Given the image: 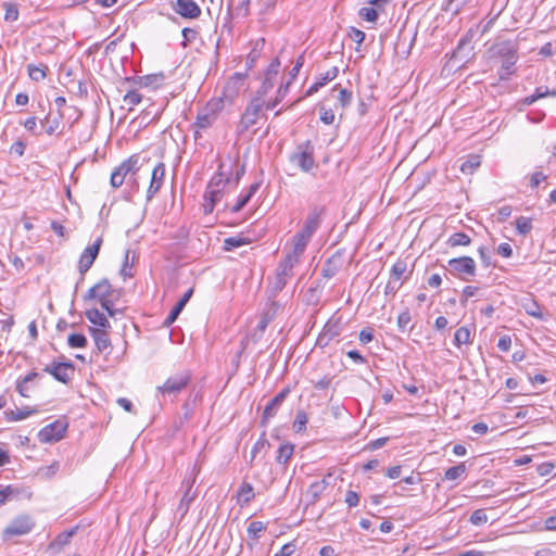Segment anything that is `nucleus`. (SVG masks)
<instances>
[{"instance_id": "47", "label": "nucleus", "mask_w": 556, "mask_h": 556, "mask_svg": "<svg viewBox=\"0 0 556 556\" xmlns=\"http://www.w3.org/2000/svg\"><path fill=\"white\" fill-rule=\"evenodd\" d=\"M265 525L262 521H252L248 526V534L250 538L257 540L258 534L265 530Z\"/></svg>"}, {"instance_id": "7", "label": "nucleus", "mask_w": 556, "mask_h": 556, "mask_svg": "<svg viewBox=\"0 0 556 556\" xmlns=\"http://www.w3.org/2000/svg\"><path fill=\"white\" fill-rule=\"evenodd\" d=\"M43 371L52 375L55 380L67 383L74 376L75 367L71 362H52L43 368Z\"/></svg>"}, {"instance_id": "22", "label": "nucleus", "mask_w": 556, "mask_h": 556, "mask_svg": "<svg viewBox=\"0 0 556 556\" xmlns=\"http://www.w3.org/2000/svg\"><path fill=\"white\" fill-rule=\"evenodd\" d=\"M87 319L99 327V329L111 328V324L106 316L97 308H91L86 312Z\"/></svg>"}, {"instance_id": "19", "label": "nucleus", "mask_w": 556, "mask_h": 556, "mask_svg": "<svg viewBox=\"0 0 556 556\" xmlns=\"http://www.w3.org/2000/svg\"><path fill=\"white\" fill-rule=\"evenodd\" d=\"M193 482H194L193 480L192 481H189V480L182 481V486L186 488V491L180 500V503H179L178 509H177L178 513H180L181 517H184L188 513L190 504L193 502V500L197 496V494L191 491Z\"/></svg>"}, {"instance_id": "16", "label": "nucleus", "mask_w": 556, "mask_h": 556, "mask_svg": "<svg viewBox=\"0 0 556 556\" xmlns=\"http://www.w3.org/2000/svg\"><path fill=\"white\" fill-rule=\"evenodd\" d=\"M112 294V286L108 279H102L90 288L86 294L88 300H103Z\"/></svg>"}, {"instance_id": "29", "label": "nucleus", "mask_w": 556, "mask_h": 556, "mask_svg": "<svg viewBox=\"0 0 556 556\" xmlns=\"http://www.w3.org/2000/svg\"><path fill=\"white\" fill-rule=\"evenodd\" d=\"M47 70H48L47 65H43V64H40V65L28 64V66H27L28 76L34 81L43 80L47 75L46 74Z\"/></svg>"}, {"instance_id": "41", "label": "nucleus", "mask_w": 556, "mask_h": 556, "mask_svg": "<svg viewBox=\"0 0 556 556\" xmlns=\"http://www.w3.org/2000/svg\"><path fill=\"white\" fill-rule=\"evenodd\" d=\"M308 421L307 415L304 410H298L295 419L293 421V429L295 432H302L306 428Z\"/></svg>"}, {"instance_id": "34", "label": "nucleus", "mask_w": 556, "mask_h": 556, "mask_svg": "<svg viewBox=\"0 0 556 556\" xmlns=\"http://www.w3.org/2000/svg\"><path fill=\"white\" fill-rule=\"evenodd\" d=\"M251 241L247 237H228L224 240V249L226 251H232L244 244H249Z\"/></svg>"}, {"instance_id": "56", "label": "nucleus", "mask_w": 556, "mask_h": 556, "mask_svg": "<svg viewBox=\"0 0 556 556\" xmlns=\"http://www.w3.org/2000/svg\"><path fill=\"white\" fill-rule=\"evenodd\" d=\"M349 37L354 41L356 42L358 46L362 45V42L364 41L365 39V33L357 29V28H354V27H351L349 33H348Z\"/></svg>"}, {"instance_id": "49", "label": "nucleus", "mask_w": 556, "mask_h": 556, "mask_svg": "<svg viewBox=\"0 0 556 556\" xmlns=\"http://www.w3.org/2000/svg\"><path fill=\"white\" fill-rule=\"evenodd\" d=\"M488 521V516L483 509L475 510L470 516V522L475 526H481Z\"/></svg>"}, {"instance_id": "59", "label": "nucleus", "mask_w": 556, "mask_h": 556, "mask_svg": "<svg viewBox=\"0 0 556 556\" xmlns=\"http://www.w3.org/2000/svg\"><path fill=\"white\" fill-rule=\"evenodd\" d=\"M344 501H345V503L348 504L349 507H355L359 503V495L355 491L349 490L345 493V500Z\"/></svg>"}, {"instance_id": "2", "label": "nucleus", "mask_w": 556, "mask_h": 556, "mask_svg": "<svg viewBox=\"0 0 556 556\" xmlns=\"http://www.w3.org/2000/svg\"><path fill=\"white\" fill-rule=\"evenodd\" d=\"M490 52L493 56H497L502 62V71L500 79L505 80L513 74V67L517 62V46L510 40H502L495 42Z\"/></svg>"}, {"instance_id": "15", "label": "nucleus", "mask_w": 556, "mask_h": 556, "mask_svg": "<svg viewBox=\"0 0 556 556\" xmlns=\"http://www.w3.org/2000/svg\"><path fill=\"white\" fill-rule=\"evenodd\" d=\"M324 214H325V207L314 206L309 211L302 230L309 233L311 236H313L315 233V231L319 228L320 223H321V217Z\"/></svg>"}, {"instance_id": "8", "label": "nucleus", "mask_w": 556, "mask_h": 556, "mask_svg": "<svg viewBox=\"0 0 556 556\" xmlns=\"http://www.w3.org/2000/svg\"><path fill=\"white\" fill-rule=\"evenodd\" d=\"M190 382V375L188 372H182L173 377H169L162 386H159L156 389L163 395L173 394L177 395L181 390H184L188 383Z\"/></svg>"}, {"instance_id": "38", "label": "nucleus", "mask_w": 556, "mask_h": 556, "mask_svg": "<svg viewBox=\"0 0 556 556\" xmlns=\"http://www.w3.org/2000/svg\"><path fill=\"white\" fill-rule=\"evenodd\" d=\"M480 156L479 155H471L468 160H466L460 165V170L464 174H472L473 170L480 166Z\"/></svg>"}, {"instance_id": "21", "label": "nucleus", "mask_w": 556, "mask_h": 556, "mask_svg": "<svg viewBox=\"0 0 556 556\" xmlns=\"http://www.w3.org/2000/svg\"><path fill=\"white\" fill-rule=\"evenodd\" d=\"M192 293H193V289H189L188 291L185 292L182 298L176 303V305L174 306V308L172 309V312L165 319L164 324L166 326L172 325L177 319V317L179 316V314L181 313V311L184 309V307L186 306V304L192 296Z\"/></svg>"}, {"instance_id": "12", "label": "nucleus", "mask_w": 556, "mask_h": 556, "mask_svg": "<svg viewBox=\"0 0 556 556\" xmlns=\"http://www.w3.org/2000/svg\"><path fill=\"white\" fill-rule=\"evenodd\" d=\"M473 37L472 30H469L464 38L460 39L456 49L454 50L452 58L457 60L458 62L466 63L472 56L473 47L471 46V40Z\"/></svg>"}, {"instance_id": "33", "label": "nucleus", "mask_w": 556, "mask_h": 556, "mask_svg": "<svg viewBox=\"0 0 556 556\" xmlns=\"http://www.w3.org/2000/svg\"><path fill=\"white\" fill-rule=\"evenodd\" d=\"M556 96V91H549L547 87H545L544 89L542 87L538 88L535 90V92L529 97H526L523 100H522V103L526 104V105H531L533 104L536 100L539 99H542V98H545L547 96Z\"/></svg>"}, {"instance_id": "24", "label": "nucleus", "mask_w": 556, "mask_h": 556, "mask_svg": "<svg viewBox=\"0 0 556 556\" xmlns=\"http://www.w3.org/2000/svg\"><path fill=\"white\" fill-rule=\"evenodd\" d=\"M313 236L301 230L292 238V250L296 254H303Z\"/></svg>"}, {"instance_id": "11", "label": "nucleus", "mask_w": 556, "mask_h": 556, "mask_svg": "<svg viewBox=\"0 0 556 556\" xmlns=\"http://www.w3.org/2000/svg\"><path fill=\"white\" fill-rule=\"evenodd\" d=\"M66 430V426L60 421L52 422L45 428H42L38 438L41 443H50L59 441L63 438V434Z\"/></svg>"}, {"instance_id": "10", "label": "nucleus", "mask_w": 556, "mask_h": 556, "mask_svg": "<svg viewBox=\"0 0 556 556\" xmlns=\"http://www.w3.org/2000/svg\"><path fill=\"white\" fill-rule=\"evenodd\" d=\"M138 163L137 156H130L128 160L124 161L118 167L114 169L111 175V186L113 188H118L123 185L125 177L129 173H134L136 170V165Z\"/></svg>"}, {"instance_id": "54", "label": "nucleus", "mask_w": 556, "mask_h": 556, "mask_svg": "<svg viewBox=\"0 0 556 556\" xmlns=\"http://www.w3.org/2000/svg\"><path fill=\"white\" fill-rule=\"evenodd\" d=\"M129 253L130 251L127 250L125 254V260L123 263V266L121 268V275L126 279L134 276V273L131 271V264L129 263Z\"/></svg>"}, {"instance_id": "23", "label": "nucleus", "mask_w": 556, "mask_h": 556, "mask_svg": "<svg viewBox=\"0 0 556 556\" xmlns=\"http://www.w3.org/2000/svg\"><path fill=\"white\" fill-rule=\"evenodd\" d=\"M339 70L338 67H332L328 70L325 74H323L321 78L314 83L306 91V96H312L314 92L318 91V89L325 86L328 81L333 80L338 76Z\"/></svg>"}, {"instance_id": "48", "label": "nucleus", "mask_w": 556, "mask_h": 556, "mask_svg": "<svg viewBox=\"0 0 556 556\" xmlns=\"http://www.w3.org/2000/svg\"><path fill=\"white\" fill-rule=\"evenodd\" d=\"M123 101L126 105H129V110H131L132 106L141 102V94L135 90H130L124 96Z\"/></svg>"}, {"instance_id": "63", "label": "nucleus", "mask_w": 556, "mask_h": 556, "mask_svg": "<svg viewBox=\"0 0 556 556\" xmlns=\"http://www.w3.org/2000/svg\"><path fill=\"white\" fill-rule=\"evenodd\" d=\"M510 346H511L510 337L507 334L502 336L497 342V348L503 352H507L510 349Z\"/></svg>"}, {"instance_id": "32", "label": "nucleus", "mask_w": 556, "mask_h": 556, "mask_svg": "<svg viewBox=\"0 0 556 556\" xmlns=\"http://www.w3.org/2000/svg\"><path fill=\"white\" fill-rule=\"evenodd\" d=\"M260 188L258 184H252L248 190V192L240 197L237 204L232 207V212H239L241 211L247 203L250 201V199L253 197V194L257 191Z\"/></svg>"}, {"instance_id": "25", "label": "nucleus", "mask_w": 556, "mask_h": 556, "mask_svg": "<svg viewBox=\"0 0 556 556\" xmlns=\"http://www.w3.org/2000/svg\"><path fill=\"white\" fill-rule=\"evenodd\" d=\"M63 118V114L58 112L56 115L48 114L41 124L45 126L46 132L48 135L55 134L61 127V121Z\"/></svg>"}, {"instance_id": "9", "label": "nucleus", "mask_w": 556, "mask_h": 556, "mask_svg": "<svg viewBox=\"0 0 556 556\" xmlns=\"http://www.w3.org/2000/svg\"><path fill=\"white\" fill-rule=\"evenodd\" d=\"M102 245V238H98L91 245H88L81 253L78 262V270L85 275L96 261Z\"/></svg>"}, {"instance_id": "31", "label": "nucleus", "mask_w": 556, "mask_h": 556, "mask_svg": "<svg viewBox=\"0 0 556 556\" xmlns=\"http://www.w3.org/2000/svg\"><path fill=\"white\" fill-rule=\"evenodd\" d=\"M42 377L41 374L39 372H36V371H31L29 374H27L24 379L17 384V391L18 393L24 396V397H28V388H27V383L28 382H31V381H35L37 379H40Z\"/></svg>"}, {"instance_id": "53", "label": "nucleus", "mask_w": 556, "mask_h": 556, "mask_svg": "<svg viewBox=\"0 0 556 556\" xmlns=\"http://www.w3.org/2000/svg\"><path fill=\"white\" fill-rule=\"evenodd\" d=\"M18 18V10L16 5L12 3H5L4 20L8 22H14Z\"/></svg>"}, {"instance_id": "27", "label": "nucleus", "mask_w": 556, "mask_h": 556, "mask_svg": "<svg viewBox=\"0 0 556 556\" xmlns=\"http://www.w3.org/2000/svg\"><path fill=\"white\" fill-rule=\"evenodd\" d=\"M341 267V257L333 255L323 266L321 274L326 278H332Z\"/></svg>"}, {"instance_id": "1", "label": "nucleus", "mask_w": 556, "mask_h": 556, "mask_svg": "<svg viewBox=\"0 0 556 556\" xmlns=\"http://www.w3.org/2000/svg\"><path fill=\"white\" fill-rule=\"evenodd\" d=\"M242 83V76L236 74L233 78L227 81L224 87L223 96L218 99L211 100L205 109L198 114L195 127L198 129H206L216 119V115L223 110L225 102L231 103L235 96H237L239 86Z\"/></svg>"}, {"instance_id": "17", "label": "nucleus", "mask_w": 556, "mask_h": 556, "mask_svg": "<svg viewBox=\"0 0 556 556\" xmlns=\"http://www.w3.org/2000/svg\"><path fill=\"white\" fill-rule=\"evenodd\" d=\"M175 10L187 18H197L201 14L200 7L193 0H177Z\"/></svg>"}, {"instance_id": "28", "label": "nucleus", "mask_w": 556, "mask_h": 556, "mask_svg": "<svg viewBox=\"0 0 556 556\" xmlns=\"http://www.w3.org/2000/svg\"><path fill=\"white\" fill-rule=\"evenodd\" d=\"M291 276L292 268L287 267V265L281 262L277 268L276 288L281 290L286 286L288 278Z\"/></svg>"}, {"instance_id": "5", "label": "nucleus", "mask_w": 556, "mask_h": 556, "mask_svg": "<svg viewBox=\"0 0 556 556\" xmlns=\"http://www.w3.org/2000/svg\"><path fill=\"white\" fill-rule=\"evenodd\" d=\"M264 101L261 97H256L251 100V102L248 104L244 113L241 116L239 127L241 128V131L248 130L251 126L256 124L260 113L263 109Z\"/></svg>"}, {"instance_id": "20", "label": "nucleus", "mask_w": 556, "mask_h": 556, "mask_svg": "<svg viewBox=\"0 0 556 556\" xmlns=\"http://www.w3.org/2000/svg\"><path fill=\"white\" fill-rule=\"evenodd\" d=\"M223 198L222 189H208L204 193L203 211L205 214H211L216 205Z\"/></svg>"}, {"instance_id": "61", "label": "nucleus", "mask_w": 556, "mask_h": 556, "mask_svg": "<svg viewBox=\"0 0 556 556\" xmlns=\"http://www.w3.org/2000/svg\"><path fill=\"white\" fill-rule=\"evenodd\" d=\"M182 36H184V42L182 46L186 47L188 42H192L195 38L198 33L192 28H184L182 29Z\"/></svg>"}, {"instance_id": "50", "label": "nucleus", "mask_w": 556, "mask_h": 556, "mask_svg": "<svg viewBox=\"0 0 556 556\" xmlns=\"http://www.w3.org/2000/svg\"><path fill=\"white\" fill-rule=\"evenodd\" d=\"M359 16L367 22H376L378 18V13L374 8H362L359 10Z\"/></svg>"}, {"instance_id": "58", "label": "nucleus", "mask_w": 556, "mask_h": 556, "mask_svg": "<svg viewBox=\"0 0 556 556\" xmlns=\"http://www.w3.org/2000/svg\"><path fill=\"white\" fill-rule=\"evenodd\" d=\"M274 85H275V78L265 75V79H264L260 90L257 91L260 97L266 94L268 92V90H270L274 87Z\"/></svg>"}, {"instance_id": "62", "label": "nucleus", "mask_w": 556, "mask_h": 556, "mask_svg": "<svg viewBox=\"0 0 556 556\" xmlns=\"http://www.w3.org/2000/svg\"><path fill=\"white\" fill-rule=\"evenodd\" d=\"M279 67H280V61L278 58H276L270 62L267 71H266V76L276 78Z\"/></svg>"}, {"instance_id": "60", "label": "nucleus", "mask_w": 556, "mask_h": 556, "mask_svg": "<svg viewBox=\"0 0 556 556\" xmlns=\"http://www.w3.org/2000/svg\"><path fill=\"white\" fill-rule=\"evenodd\" d=\"M412 320V317H410V314L408 311H405L403 313H401L399 316H397V326L400 329L402 330H405L406 327L408 326V324L410 323Z\"/></svg>"}, {"instance_id": "18", "label": "nucleus", "mask_w": 556, "mask_h": 556, "mask_svg": "<svg viewBox=\"0 0 556 556\" xmlns=\"http://www.w3.org/2000/svg\"><path fill=\"white\" fill-rule=\"evenodd\" d=\"M90 332L94 340L97 350L100 353H109L111 349V341L105 329L90 328Z\"/></svg>"}, {"instance_id": "36", "label": "nucleus", "mask_w": 556, "mask_h": 556, "mask_svg": "<svg viewBox=\"0 0 556 556\" xmlns=\"http://www.w3.org/2000/svg\"><path fill=\"white\" fill-rule=\"evenodd\" d=\"M407 269V263L405 260H397L391 269V279L393 281H399L402 279L403 275Z\"/></svg>"}, {"instance_id": "64", "label": "nucleus", "mask_w": 556, "mask_h": 556, "mask_svg": "<svg viewBox=\"0 0 556 556\" xmlns=\"http://www.w3.org/2000/svg\"><path fill=\"white\" fill-rule=\"evenodd\" d=\"M294 551H295L294 544L287 543L274 556H291L294 553Z\"/></svg>"}, {"instance_id": "3", "label": "nucleus", "mask_w": 556, "mask_h": 556, "mask_svg": "<svg viewBox=\"0 0 556 556\" xmlns=\"http://www.w3.org/2000/svg\"><path fill=\"white\" fill-rule=\"evenodd\" d=\"M290 162L298 166L302 172H309L314 165V147L311 141L300 144L290 156Z\"/></svg>"}, {"instance_id": "35", "label": "nucleus", "mask_w": 556, "mask_h": 556, "mask_svg": "<svg viewBox=\"0 0 556 556\" xmlns=\"http://www.w3.org/2000/svg\"><path fill=\"white\" fill-rule=\"evenodd\" d=\"M470 342L471 341L469 328L466 326L459 327L454 334L455 345L459 348L462 344H469Z\"/></svg>"}, {"instance_id": "6", "label": "nucleus", "mask_w": 556, "mask_h": 556, "mask_svg": "<svg viewBox=\"0 0 556 556\" xmlns=\"http://www.w3.org/2000/svg\"><path fill=\"white\" fill-rule=\"evenodd\" d=\"M34 522L27 516H20L12 520L3 530L2 536L4 540H9L13 536H20L27 534L31 531Z\"/></svg>"}, {"instance_id": "14", "label": "nucleus", "mask_w": 556, "mask_h": 556, "mask_svg": "<svg viewBox=\"0 0 556 556\" xmlns=\"http://www.w3.org/2000/svg\"><path fill=\"white\" fill-rule=\"evenodd\" d=\"M289 389L285 388L282 389L274 399H271L268 404L265 406L263 416H262V424L264 425L268 419L273 418L283 401L286 400L287 395L289 394Z\"/></svg>"}, {"instance_id": "4", "label": "nucleus", "mask_w": 556, "mask_h": 556, "mask_svg": "<svg viewBox=\"0 0 556 556\" xmlns=\"http://www.w3.org/2000/svg\"><path fill=\"white\" fill-rule=\"evenodd\" d=\"M448 270L462 280L469 281L476 275V263L469 256L452 258L448 261Z\"/></svg>"}, {"instance_id": "57", "label": "nucleus", "mask_w": 556, "mask_h": 556, "mask_svg": "<svg viewBox=\"0 0 556 556\" xmlns=\"http://www.w3.org/2000/svg\"><path fill=\"white\" fill-rule=\"evenodd\" d=\"M323 331L327 334H329L330 338H336L337 336H339L340 333V329H339V325L338 323H331V321H328Z\"/></svg>"}, {"instance_id": "26", "label": "nucleus", "mask_w": 556, "mask_h": 556, "mask_svg": "<svg viewBox=\"0 0 556 556\" xmlns=\"http://www.w3.org/2000/svg\"><path fill=\"white\" fill-rule=\"evenodd\" d=\"M254 497V490L251 483L243 482L238 492L237 500L240 506L248 505L251 500Z\"/></svg>"}, {"instance_id": "39", "label": "nucleus", "mask_w": 556, "mask_h": 556, "mask_svg": "<svg viewBox=\"0 0 556 556\" xmlns=\"http://www.w3.org/2000/svg\"><path fill=\"white\" fill-rule=\"evenodd\" d=\"M294 446L292 444H282L278 450L277 462L286 464L292 456Z\"/></svg>"}, {"instance_id": "52", "label": "nucleus", "mask_w": 556, "mask_h": 556, "mask_svg": "<svg viewBox=\"0 0 556 556\" xmlns=\"http://www.w3.org/2000/svg\"><path fill=\"white\" fill-rule=\"evenodd\" d=\"M36 410L35 409H28V408H24V409H15V410H11L10 412V416H11V419L12 420H22V419H25L26 417L30 416L31 414H34Z\"/></svg>"}, {"instance_id": "13", "label": "nucleus", "mask_w": 556, "mask_h": 556, "mask_svg": "<svg viewBox=\"0 0 556 556\" xmlns=\"http://www.w3.org/2000/svg\"><path fill=\"white\" fill-rule=\"evenodd\" d=\"M165 178V165L163 163H159L152 170L151 181L149 188L147 190V199L151 200L163 186Z\"/></svg>"}, {"instance_id": "46", "label": "nucleus", "mask_w": 556, "mask_h": 556, "mask_svg": "<svg viewBox=\"0 0 556 556\" xmlns=\"http://www.w3.org/2000/svg\"><path fill=\"white\" fill-rule=\"evenodd\" d=\"M67 343L71 348H84L87 344V339L84 334L72 333L68 336Z\"/></svg>"}, {"instance_id": "30", "label": "nucleus", "mask_w": 556, "mask_h": 556, "mask_svg": "<svg viewBox=\"0 0 556 556\" xmlns=\"http://www.w3.org/2000/svg\"><path fill=\"white\" fill-rule=\"evenodd\" d=\"M471 242L470 237L465 232H455L447 239V245L451 248L466 247Z\"/></svg>"}, {"instance_id": "42", "label": "nucleus", "mask_w": 556, "mask_h": 556, "mask_svg": "<svg viewBox=\"0 0 556 556\" xmlns=\"http://www.w3.org/2000/svg\"><path fill=\"white\" fill-rule=\"evenodd\" d=\"M229 181L228 178L224 177V174L222 172H218L208 182L207 188L208 189H224V187Z\"/></svg>"}, {"instance_id": "37", "label": "nucleus", "mask_w": 556, "mask_h": 556, "mask_svg": "<svg viewBox=\"0 0 556 556\" xmlns=\"http://www.w3.org/2000/svg\"><path fill=\"white\" fill-rule=\"evenodd\" d=\"M76 532V528L71 529L70 531H65L60 533L54 541L51 543L52 548L62 547L64 545H67L73 538V535Z\"/></svg>"}, {"instance_id": "51", "label": "nucleus", "mask_w": 556, "mask_h": 556, "mask_svg": "<svg viewBox=\"0 0 556 556\" xmlns=\"http://www.w3.org/2000/svg\"><path fill=\"white\" fill-rule=\"evenodd\" d=\"M301 256V254H296V252L292 250L286 254V257L281 262L286 264L287 267L293 269V267L300 262Z\"/></svg>"}, {"instance_id": "40", "label": "nucleus", "mask_w": 556, "mask_h": 556, "mask_svg": "<svg viewBox=\"0 0 556 556\" xmlns=\"http://www.w3.org/2000/svg\"><path fill=\"white\" fill-rule=\"evenodd\" d=\"M466 465L464 463H460L456 466L450 467L444 475V478L446 480H456L462 475L466 472Z\"/></svg>"}, {"instance_id": "43", "label": "nucleus", "mask_w": 556, "mask_h": 556, "mask_svg": "<svg viewBox=\"0 0 556 556\" xmlns=\"http://www.w3.org/2000/svg\"><path fill=\"white\" fill-rule=\"evenodd\" d=\"M334 90L339 91L338 101L340 102V104L343 109L351 104V101H352V92L351 91L346 90L345 88H340L339 86H336L333 88V91Z\"/></svg>"}, {"instance_id": "45", "label": "nucleus", "mask_w": 556, "mask_h": 556, "mask_svg": "<svg viewBox=\"0 0 556 556\" xmlns=\"http://www.w3.org/2000/svg\"><path fill=\"white\" fill-rule=\"evenodd\" d=\"M197 403V395L189 396L185 404L182 405L184 419L189 420L193 415V409Z\"/></svg>"}, {"instance_id": "55", "label": "nucleus", "mask_w": 556, "mask_h": 556, "mask_svg": "<svg viewBox=\"0 0 556 556\" xmlns=\"http://www.w3.org/2000/svg\"><path fill=\"white\" fill-rule=\"evenodd\" d=\"M320 121L326 125H331L334 122V113L331 109H320Z\"/></svg>"}, {"instance_id": "44", "label": "nucleus", "mask_w": 556, "mask_h": 556, "mask_svg": "<svg viewBox=\"0 0 556 556\" xmlns=\"http://www.w3.org/2000/svg\"><path fill=\"white\" fill-rule=\"evenodd\" d=\"M516 228L519 233L527 235L532 229L531 219L525 216H520L516 220Z\"/></svg>"}]
</instances>
